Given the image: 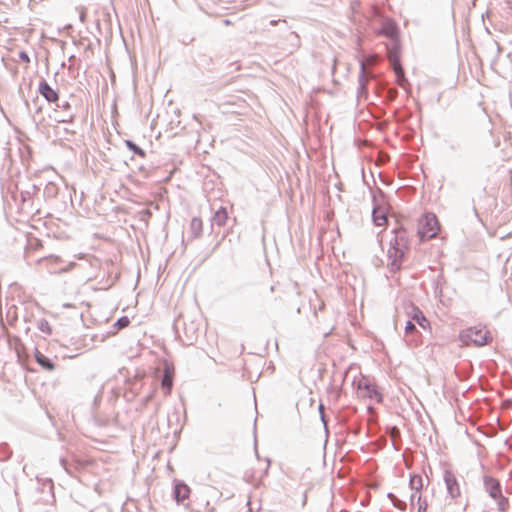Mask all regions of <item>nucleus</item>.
Returning a JSON list of instances; mask_svg holds the SVG:
<instances>
[{"instance_id":"obj_1","label":"nucleus","mask_w":512,"mask_h":512,"mask_svg":"<svg viewBox=\"0 0 512 512\" xmlns=\"http://www.w3.org/2000/svg\"><path fill=\"white\" fill-rule=\"evenodd\" d=\"M407 239L403 230L395 232V238L390 242L388 249V258L390 259L391 270L397 271L400 269L401 262L407 251Z\"/></svg>"},{"instance_id":"obj_2","label":"nucleus","mask_w":512,"mask_h":512,"mask_svg":"<svg viewBox=\"0 0 512 512\" xmlns=\"http://www.w3.org/2000/svg\"><path fill=\"white\" fill-rule=\"evenodd\" d=\"M440 223L433 213L424 214L418 221V235L421 240L435 238L440 232Z\"/></svg>"},{"instance_id":"obj_3","label":"nucleus","mask_w":512,"mask_h":512,"mask_svg":"<svg viewBox=\"0 0 512 512\" xmlns=\"http://www.w3.org/2000/svg\"><path fill=\"white\" fill-rule=\"evenodd\" d=\"M460 340L465 345L483 346L488 343L489 335L485 328H468L460 333Z\"/></svg>"},{"instance_id":"obj_4","label":"nucleus","mask_w":512,"mask_h":512,"mask_svg":"<svg viewBox=\"0 0 512 512\" xmlns=\"http://www.w3.org/2000/svg\"><path fill=\"white\" fill-rule=\"evenodd\" d=\"M443 480L449 496L452 499L459 498L461 496V487L456 474L452 470L447 469L444 471Z\"/></svg>"},{"instance_id":"obj_5","label":"nucleus","mask_w":512,"mask_h":512,"mask_svg":"<svg viewBox=\"0 0 512 512\" xmlns=\"http://www.w3.org/2000/svg\"><path fill=\"white\" fill-rule=\"evenodd\" d=\"M358 394L362 398H369L377 403H380L382 401V394L373 384L360 382L358 385Z\"/></svg>"},{"instance_id":"obj_6","label":"nucleus","mask_w":512,"mask_h":512,"mask_svg":"<svg viewBox=\"0 0 512 512\" xmlns=\"http://www.w3.org/2000/svg\"><path fill=\"white\" fill-rule=\"evenodd\" d=\"M373 221L375 225L384 227L388 223V208L386 205H378L373 209Z\"/></svg>"},{"instance_id":"obj_7","label":"nucleus","mask_w":512,"mask_h":512,"mask_svg":"<svg viewBox=\"0 0 512 512\" xmlns=\"http://www.w3.org/2000/svg\"><path fill=\"white\" fill-rule=\"evenodd\" d=\"M38 91L48 102L57 103L59 100L58 92L45 81L39 84Z\"/></svg>"},{"instance_id":"obj_8","label":"nucleus","mask_w":512,"mask_h":512,"mask_svg":"<svg viewBox=\"0 0 512 512\" xmlns=\"http://www.w3.org/2000/svg\"><path fill=\"white\" fill-rule=\"evenodd\" d=\"M191 494V490L189 486L185 483L178 482L174 487V498L177 503H181L187 499H189Z\"/></svg>"},{"instance_id":"obj_9","label":"nucleus","mask_w":512,"mask_h":512,"mask_svg":"<svg viewBox=\"0 0 512 512\" xmlns=\"http://www.w3.org/2000/svg\"><path fill=\"white\" fill-rule=\"evenodd\" d=\"M485 486L492 498L498 499L501 497V489L497 480L493 478H487L485 480Z\"/></svg>"},{"instance_id":"obj_10","label":"nucleus","mask_w":512,"mask_h":512,"mask_svg":"<svg viewBox=\"0 0 512 512\" xmlns=\"http://www.w3.org/2000/svg\"><path fill=\"white\" fill-rule=\"evenodd\" d=\"M173 371L170 368H166L162 379V388L165 395H169L173 386Z\"/></svg>"},{"instance_id":"obj_11","label":"nucleus","mask_w":512,"mask_h":512,"mask_svg":"<svg viewBox=\"0 0 512 512\" xmlns=\"http://www.w3.org/2000/svg\"><path fill=\"white\" fill-rule=\"evenodd\" d=\"M412 307V319L415 320L419 326H421L422 328L424 329H427L430 327V324H429V321L427 320V318L423 315V313L418 309L416 308L415 306H411Z\"/></svg>"},{"instance_id":"obj_12","label":"nucleus","mask_w":512,"mask_h":512,"mask_svg":"<svg viewBox=\"0 0 512 512\" xmlns=\"http://www.w3.org/2000/svg\"><path fill=\"white\" fill-rule=\"evenodd\" d=\"M35 359L37 363L45 370L51 371L54 369V364L44 354L39 351L35 352Z\"/></svg>"},{"instance_id":"obj_13","label":"nucleus","mask_w":512,"mask_h":512,"mask_svg":"<svg viewBox=\"0 0 512 512\" xmlns=\"http://www.w3.org/2000/svg\"><path fill=\"white\" fill-rule=\"evenodd\" d=\"M228 220V213L226 208H220L218 209L214 216H213V222L218 226H224Z\"/></svg>"},{"instance_id":"obj_14","label":"nucleus","mask_w":512,"mask_h":512,"mask_svg":"<svg viewBox=\"0 0 512 512\" xmlns=\"http://www.w3.org/2000/svg\"><path fill=\"white\" fill-rule=\"evenodd\" d=\"M203 230V222L200 218L194 217L190 222V231L194 237H199Z\"/></svg>"},{"instance_id":"obj_15","label":"nucleus","mask_w":512,"mask_h":512,"mask_svg":"<svg viewBox=\"0 0 512 512\" xmlns=\"http://www.w3.org/2000/svg\"><path fill=\"white\" fill-rule=\"evenodd\" d=\"M125 144L126 146L129 148V150L133 151L135 154H137L139 157L141 158H145L146 157V152L141 149L140 147H138L134 142H132L131 140H126L125 141Z\"/></svg>"},{"instance_id":"obj_16","label":"nucleus","mask_w":512,"mask_h":512,"mask_svg":"<svg viewBox=\"0 0 512 512\" xmlns=\"http://www.w3.org/2000/svg\"><path fill=\"white\" fill-rule=\"evenodd\" d=\"M410 486L412 489L416 490L417 492L420 491L423 487V480L422 477L419 475H413L410 478Z\"/></svg>"},{"instance_id":"obj_17","label":"nucleus","mask_w":512,"mask_h":512,"mask_svg":"<svg viewBox=\"0 0 512 512\" xmlns=\"http://www.w3.org/2000/svg\"><path fill=\"white\" fill-rule=\"evenodd\" d=\"M129 324H130L129 318L127 316H123L120 319H118V321L115 323V326L117 327L118 330H121V329L129 326Z\"/></svg>"},{"instance_id":"obj_18","label":"nucleus","mask_w":512,"mask_h":512,"mask_svg":"<svg viewBox=\"0 0 512 512\" xmlns=\"http://www.w3.org/2000/svg\"><path fill=\"white\" fill-rule=\"evenodd\" d=\"M415 331H416L415 325L411 321H408L405 326V336H409V335L413 334Z\"/></svg>"},{"instance_id":"obj_19","label":"nucleus","mask_w":512,"mask_h":512,"mask_svg":"<svg viewBox=\"0 0 512 512\" xmlns=\"http://www.w3.org/2000/svg\"><path fill=\"white\" fill-rule=\"evenodd\" d=\"M394 70L397 75H403V70H402L400 64H394Z\"/></svg>"},{"instance_id":"obj_20","label":"nucleus","mask_w":512,"mask_h":512,"mask_svg":"<svg viewBox=\"0 0 512 512\" xmlns=\"http://www.w3.org/2000/svg\"><path fill=\"white\" fill-rule=\"evenodd\" d=\"M49 264H56L59 262V258L58 257H50L46 260Z\"/></svg>"},{"instance_id":"obj_21","label":"nucleus","mask_w":512,"mask_h":512,"mask_svg":"<svg viewBox=\"0 0 512 512\" xmlns=\"http://www.w3.org/2000/svg\"><path fill=\"white\" fill-rule=\"evenodd\" d=\"M73 267H74V264H70L68 267L61 269V270H60V272H68V271H69V270H71Z\"/></svg>"}]
</instances>
